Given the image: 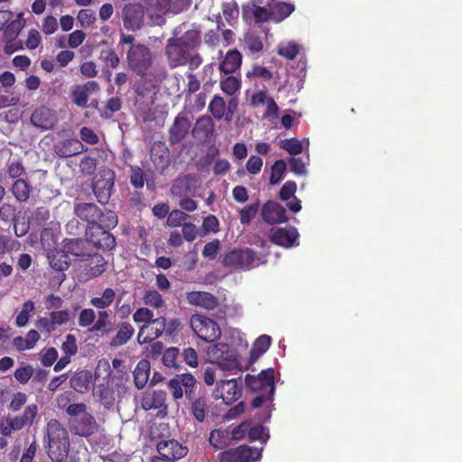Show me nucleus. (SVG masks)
<instances>
[{
    "mask_svg": "<svg viewBox=\"0 0 462 462\" xmlns=\"http://www.w3.org/2000/svg\"><path fill=\"white\" fill-rule=\"evenodd\" d=\"M245 45L252 53H258L263 48V43L261 37L254 32H249L245 35Z\"/></svg>",
    "mask_w": 462,
    "mask_h": 462,
    "instance_id": "8fccbe9b",
    "label": "nucleus"
},
{
    "mask_svg": "<svg viewBox=\"0 0 462 462\" xmlns=\"http://www.w3.org/2000/svg\"><path fill=\"white\" fill-rule=\"evenodd\" d=\"M280 146L291 155H298L301 153L303 150L301 142L297 138L282 140Z\"/></svg>",
    "mask_w": 462,
    "mask_h": 462,
    "instance_id": "603ef678",
    "label": "nucleus"
},
{
    "mask_svg": "<svg viewBox=\"0 0 462 462\" xmlns=\"http://www.w3.org/2000/svg\"><path fill=\"white\" fill-rule=\"evenodd\" d=\"M134 328L127 321L118 324L116 334L111 338L109 343L111 347H118L125 345L134 336Z\"/></svg>",
    "mask_w": 462,
    "mask_h": 462,
    "instance_id": "cd10ccee",
    "label": "nucleus"
},
{
    "mask_svg": "<svg viewBox=\"0 0 462 462\" xmlns=\"http://www.w3.org/2000/svg\"><path fill=\"white\" fill-rule=\"evenodd\" d=\"M222 13L225 19L230 23L231 20L238 16V7L235 1L224 2L222 5Z\"/></svg>",
    "mask_w": 462,
    "mask_h": 462,
    "instance_id": "338daca9",
    "label": "nucleus"
},
{
    "mask_svg": "<svg viewBox=\"0 0 462 462\" xmlns=\"http://www.w3.org/2000/svg\"><path fill=\"white\" fill-rule=\"evenodd\" d=\"M48 456L53 462H64L69 458L70 462L79 461L78 453L69 454V437L67 430L61 423L51 419L47 424Z\"/></svg>",
    "mask_w": 462,
    "mask_h": 462,
    "instance_id": "20e7f679",
    "label": "nucleus"
},
{
    "mask_svg": "<svg viewBox=\"0 0 462 462\" xmlns=\"http://www.w3.org/2000/svg\"><path fill=\"white\" fill-rule=\"evenodd\" d=\"M96 313L92 309H83L80 310L78 319V325L80 328H88L95 323Z\"/></svg>",
    "mask_w": 462,
    "mask_h": 462,
    "instance_id": "13d9d810",
    "label": "nucleus"
},
{
    "mask_svg": "<svg viewBox=\"0 0 462 462\" xmlns=\"http://www.w3.org/2000/svg\"><path fill=\"white\" fill-rule=\"evenodd\" d=\"M261 215L263 221L271 225L288 221L285 208L281 204L273 200L263 204Z\"/></svg>",
    "mask_w": 462,
    "mask_h": 462,
    "instance_id": "412c9836",
    "label": "nucleus"
},
{
    "mask_svg": "<svg viewBox=\"0 0 462 462\" xmlns=\"http://www.w3.org/2000/svg\"><path fill=\"white\" fill-rule=\"evenodd\" d=\"M165 330L166 318L163 316L153 318L149 323L140 327L137 341L140 345L151 343L162 337Z\"/></svg>",
    "mask_w": 462,
    "mask_h": 462,
    "instance_id": "f8f14e48",
    "label": "nucleus"
},
{
    "mask_svg": "<svg viewBox=\"0 0 462 462\" xmlns=\"http://www.w3.org/2000/svg\"><path fill=\"white\" fill-rule=\"evenodd\" d=\"M150 362L146 359L140 360L134 372V382L137 389H143L148 382L150 376Z\"/></svg>",
    "mask_w": 462,
    "mask_h": 462,
    "instance_id": "473e14b6",
    "label": "nucleus"
},
{
    "mask_svg": "<svg viewBox=\"0 0 462 462\" xmlns=\"http://www.w3.org/2000/svg\"><path fill=\"white\" fill-rule=\"evenodd\" d=\"M47 257L51 267L54 270L63 272L70 265V258L65 251L51 250Z\"/></svg>",
    "mask_w": 462,
    "mask_h": 462,
    "instance_id": "7c9ffc66",
    "label": "nucleus"
},
{
    "mask_svg": "<svg viewBox=\"0 0 462 462\" xmlns=\"http://www.w3.org/2000/svg\"><path fill=\"white\" fill-rule=\"evenodd\" d=\"M215 131V124L209 116L199 117L193 126L192 135L199 140L208 141Z\"/></svg>",
    "mask_w": 462,
    "mask_h": 462,
    "instance_id": "5701e85b",
    "label": "nucleus"
},
{
    "mask_svg": "<svg viewBox=\"0 0 462 462\" xmlns=\"http://www.w3.org/2000/svg\"><path fill=\"white\" fill-rule=\"evenodd\" d=\"M14 378L22 384H25L33 375V367L30 365L20 366L14 371Z\"/></svg>",
    "mask_w": 462,
    "mask_h": 462,
    "instance_id": "69168bd1",
    "label": "nucleus"
},
{
    "mask_svg": "<svg viewBox=\"0 0 462 462\" xmlns=\"http://www.w3.org/2000/svg\"><path fill=\"white\" fill-rule=\"evenodd\" d=\"M97 319L94 325L88 328L89 332L98 333L101 335H108L112 329L108 328L110 314L107 310H98L97 314Z\"/></svg>",
    "mask_w": 462,
    "mask_h": 462,
    "instance_id": "4c0bfd02",
    "label": "nucleus"
},
{
    "mask_svg": "<svg viewBox=\"0 0 462 462\" xmlns=\"http://www.w3.org/2000/svg\"><path fill=\"white\" fill-rule=\"evenodd\" d=\"M97 169V159L91 156H84L79 162V171L82 174L92 175Z\"/></svg>",
    "mask_w": 462,
    "mask_h": 462,
    "instance_id": "e2e57ef3",
    "label": "nucleus"
},
{
    "mask_svg": "<svg viewBox=\"0 0 462 462\" xmlns=\"http://www.w3.org/2000/svg\"><path fill=\"white\" fill-rule=\"evenodd\" d=\"M61 350L67 356H75L78 352V345L76 337L72 334L66 336L65 341L61 345Z\"/></svg>",
    "mask_w": 462,
    "mask_h": 462,
    "instance_id": "774afa93",
    "label": "nucleus"
},
{
    "mask_svg": "<svg viewBox=\"0 0 462 462\" xmlns=\"http://www.w3.org/2000/svg\"><path fill=\"white\" fill-rule=\"evenodd\" d=\"M272 338L268 335H262L256 338L250 351V359L256 360L263 356L270 347Z\"/></svg>",
    "mask_w": 462,
    "mask_h": 462,
    "instance_id": "58836bf2",
    "label": "nucleus"
},
{
    "mask_svg": "<svg viewBox=\"0 0 462 462\" xmlns=\"http://www.w3.org/2000/svg\"><path fill=\"white\" fill-rule=\"evenodd\" d=\"M115 183V173L111 170H105L101 172L92 184V190L97 201L106 205L111 197L112 189Z\"/></svg>",
    "mask_w": 462,
    "mask_h": 462,
    "instance_id": "ddd939ff",
    "label": "nucleus"
},
{
    "mask_svg": "<svg viewBox=\"0 0 462 462\" xmlns=\"http://www.w3.org/2000/svg\"><path fill=\"white\" fill-rule=\"evenodd\" d=\"M107 266V262L105 260V258L97 254H95L91 256V258L88 260V263L86 264V275L89 279H93L96 277L100 276L103 273L106 272Z\"/></svg>",
    "mask_w": 462,
    "mask_h": 462,
    "instance_id": "c756f323",
    "label": "nucleus"
},
{
    "mask_svg": "<svg viewBox=\"0 0 462 462\" xmlns=\"http://www.w3.org/2000/svg\"><path fill=\"white\" fill-rule=\"evenodd\" d=\"M265 5L271 10L272 20L275 23L283 21L295 11V5L292 3L274 0Z\"/></svg>",
    "mask_w": 462,
    "mask_h": 462,
    "instance_id": "b1692460",
    "label": "nucleus"
},
{
    "mask_svg": "<svg viewBox=\"0 0 462 462\" xmlns=\"http://www.w3.org/2000/svg\"><path fill=\"white\" fill-rule=\"evenodd\" d=\"M166 402V393L164 391H153L151 393H146L141 402L143 409L145 411L155 410L161 408H167L165 404Z\"/></svg>",
    "mask_w": 462,
    "mask_h": 462,
    "instance_id": "c85d7f7f",
    "label": "nucleus"
},
{
    "mask_svg": "<svg viewBox=\"0 0 462 462\" xmlns=\"http://www.w3.org/2000/svg\"><path fill=\"white\" fill-rule=\"evenodd\" d=\"M189 324L194 333L205 342L212 343L221 337V328L217 322L206 316L194 314Z\"/></svg>",
    "mask_w": 462,
    "mask_h": 462,
    "instance_id": "423d86ee",
    "label": "nucleus"
},
{
    "mask_svg": "<svg viewBox=\"0 0 462 462\" xmlns=\"http://www.w3.org/2000/svg\"><path fill=\"white\" fill-rule=\"evenodd\" d=\"M241 88V81L235 76H226L220 79L221 90L228 96L235 95Z\"/></svg>",
    "mask_w": 462,
    "mask_h": 462,
    "instance_id": "79ce46f5",
    "label": "nucleus"
},
{
    "mask_svg": "<svg viewBox=\"0 0 462 462\" xmlns=\"http://www.w3.org/2000/svg\"><path fill=\"white\" fill-rule=\"evenodd\" d=\"M229 346L225 343H217L213 346L209 355L217 361L227 360L229 357Z\"/></svg>",
    "mask_w": 462,
    "mask_h": 462,
    "instance_id": "bf43d9fd",
    "label": "nucleus"
},
{
    "mask_svg": "<svg viewBox=\"0 0 462 462\" xmlns=\"http://www.w3.org/2000/svg\"><path fill=\"white\" fill-rule=\"evenodd\" d=\"M25 169L20 160H8L6 163L5 172L12 180L22 179L21 176L24 173Z\"/></svg>",
    "mask_w": 462,
    "mask_h": 462,
    "instance_id": "a18cd8bd",
    "label": "nucleus"
},
{
    "mask_svg": "<svg viewBox=\"0 0 462 462\" xmlns=\"http://www.w3.org/2000/svg\"><path fill=\"white\" fill-rule=\"evenodd\" d=\"M23 13L18 14L16 19H12L5 24L6 26L4 28L3 32L4 39L14 40L18 37L25 25V20L23 18Z\"/></svg>",
    "mask_w": 462,
    "mask_h": 462,
    "instance_id": "c9c22d12",
    "label": "nucleus"
},
{
    "mask_svg": "<svg viewBox=\"0 0 462 462\" xmlns=\"http://www.w3.org/2000/svg\"><path fill=\"white\" fill-rule=\"evenodd\" d=\"M116 297V294L115 290L107 287L103 291L101 296L91 298L89 303L98 310H106V309L109 308L113 304Z\"/></svg>",
    "mask_w": 462,
    "mask_h": 462,
    "instance_id": "f704fd0d",
    "label": "nucleus"
},
{
    "mask_svg": "<svg viewBox=\"0 0 462 462\" xmlns=\"http://www.w3.org/2000/svg\"><path fill=\"white\" fill-rule=\"evenodd\" d=\"M186 399L189 401L191 416L199 423H203L209 413V399L205 394L192 395L190 392Z\"/></svg>",
    "mask_w": 462,
    "mask_h": 462,
    "instance_id": "a211bd4d",
    "label": "nucleus"
},
{
    "mask_svg": "<svg viewBox=\"0 0 462 462\" xmlns=\"http://www.w3.org/2000/svg\"><path fill=\"white\" fill-rule=\"evenodd\" d=\"M259 202H255L242 208L240 210V223L242 225L249 224L251 220L255 217L259 210Z\"/></svg>",
    "mask_w": 462,
    "mask_h": 462,
    "instance_id": "6e6d98bb",
    "label": "nucleus"
},
{
    "mask_svg": "<svg viewBox=\"0 0 462 462\" xmlns=\"http://www.w3.org/2000/svg\"><path fill=\"white\" fill-rule=\"evenodd\" d=\"M245 383L252 392L273 395L275 391L274 370L268 368L261 371L258 375L246 374Z\"/></svg>",
    "mask_w": 462,
    "mask_h": 462,
    "instance_id": "9d476101",
    "label": "nucleus"
},
{
    "mask_svg": "<svg viewBox=\"0 0 462 462\" xmlns=\"http://www.w3.org/2000/svg\"><path fill=\"white\" fill-rule=\"evenodd\" d=\"M189 217L186 213L181 210L174 209L169 212L167 224L170 226L177 227L184 224L185 220Z\"/></svg>",
    "mask_w": 462,
    "mask_h": 462,
    "instance_id": "680f3d73",
    "label": "nucleus"
},
{
    "mask_svg": "<svg viewBox=\"0 0 462 462\" xmlns=\"http://www.w3.org/2000/svg\"><path fill=\"white\" fill-rule=\"evenodd\" d=\"M141 300L147 308L150 307L157 310L166 308V302L162 295L155 289L143 291Z\"/></svg>",
    "mask_w": 462,
    "mask_h": 462,
    "instance_id": "72a5a7b5",
    "label": "nucleus"
},
{
    "mask_svg": "<svg viewBox=\"0 0 462 462\" xmlns=\"http://www.w3.org/2000/svg\"><path fill=\"white\" fill-rule=\"evenodd\" d=\"M285 171L286 162L282 159L275 161L271 168L269 183L271 185L278 184L283 179Z\"/></svg>",
    "mask_w": 462,
    "mask_h": 462,
    "instance_id": "c03bdc74",
    "label": "nucleus"
},
{
    "mask_svg": "<svg viewBox=\"0 0 462 462\" xmlns=\"http://www.w3.org/2000/svg\"><path fill=\"white\" fill-rule=\"evenodd\" d=\"M111 228L105 226V224L87 226L86 239L95 247L102 250H111L116 246V238L109 232Z\"/></svg>",
    "mask_w": 462,
    "mask_h": 462,
    "instance_id": "6e6552de",
    "label": "nucleus"
},
{
    "mask_svg": "<svg viewBox=\"0 0 462 462\" xmlns=\"http://www.w3.org/2000/svg\"><path fill=\"white\" fill-rule=\"evenodd\" d=\"M189 304L199 306L208 310H215L218 305L216 296L207 291H191L187 294Z\"/></svg>",
    "mask_w": 462,
    "mask_h": 462,
    "instance_id": "4be33fe9",
    "label": "nucleus"
},
{
    "mask_svg": "<svg viewBox=\"0 0 462 462\" xmlns=\"http://www.w3.org/2000/svg\"><path fill=\"white\" fill-rule=\"evenodd\" d=\"M10 191L17 202L25 203L30 199L32 187L26 180L17 179L12 184Z\"/></svg>",
    "mask_w": 462,
    "mask_h": 462,
    "instance_id": "2f4dec72",
    "label": "nucleus"
},
{
    "mask_svg": "<svg viewBox=\"0 0 462 462\" xmlns=\"http://www.w3.org/2000/svg\"><path fill=\"white\" fill-rule=\"evenodd\" d=\"M242 64V54L236 49L228 51L219 63V70L225 74L236 72Z\"/></svg>",
    "mask_w": 462,
    "mask_h": 462,
    "instance_id": "a878e982",
    "label": "nucleus"
},
{
    "mask_svg": "<svg viewBox=\"0 0 462 462\" xmlns=\"http://www.w3.org/2000/svg\"><path fill=\"white\" fill-rule=\"evenodd\" d=\"M34 310V302L27 300L23 304L22 310L16 317L15 325L19 328L24 327L30 319V313Z\"/></svg>",
    "mask_w": 462,
    "mask_h": 462,
    "instance_id": "de8ad7c7",
    "label": "nucleus"
},
{
    "mask_svg": "<svg viewBox=\"0 0 462 462\" xmlns=\"http://www.w3.org/2000/svg\"><path fill=\"white\" fill-rule=\"evenodd\" d=\"M257 1L253 0L252 14L256 23H263L272 20L271 10L269 7L257 5Z\"/></svg>",
    "mask_w": 462,
    "mask_h": 462,
    "instance_id": "49530a36",
    "label": "nucleus"
},
{
    "mask_svg": "<svg viewBox=\"0 0 462 462\" xmlns=\"http://www.w3.org/2000/svg\"><path fill=\"white\" fill-rule=\"evenodd\" d=\"M50 217V210L47 207H38L31 217V222L38 226H44L47 224Z\"/></svg>",
    "mask_w": 462,
    "mask_h": 462,
    "instance_id": "864d4df0",
    "label": "nucleus"
},
{
    "mask_svg": "<svg viewBox=\"0 0 462 462\" xmlns=\"http://www.w3.org/2000/svg\"><path fill=\"white\" fill-rule=\"evenodd\" d=\"M126 61L128 68L138 76L166 77L167 75L165 66L157 61L155 53L143 43L130 46L126 53Z\"/></svg>",
    "mask_w": 462,
    "mask_h": 462,
    "instance_id": "f03ea898",
    "label": "nucleus"
},
{
    "mask_svg": "<svg viewBox=\"0 0 462 462\" xmlns=\"http://www.w3.org/2000/svg\"><path fill=\"white\" fill-rule=\"evenodd\" d=\"M122 108V100L120 97H110L106 103V106L103 109V111L101 112V116L104 117V118H111L112 116L120 111Z\"/></svg>",
    "mask_w": 462,
    "mask_h": 462,
    "instance_id": "09e8293b",
    "label": "nucleus"
},
{
    "mask_svg": "<svg viewBox=\"0 0 462 462\" xmlns=\"http://www.w3.org/2000/svg\"><path fill=\"white\" fill-rule=\"evenodd\" d=\"M180 350L178 347H169L162 354V364L167 367H172L175 370L180 368V363L179 362Z\"/></svg>",
    "mask_w": 462,
    "mask_h": 462,
    "instance_id": "37998d69",
    "label": "nucleus"
},
{
    "mask_svg": "<svg viewBox=\"0 0 462 462\" xmlns=\"http://www.w3.org/2000/svg\"><path fill=\"white\" fill-rule=\"evenodd\" d=\"M265 428L263 425H254L249 426L247 430L248 439L250 441L260 440L262 442H266L269 438L268 433L265 434Z\"/></svg>",
    "mask_w": 462,
    "mask_h": 462,
    "instance_id": "4d7b16f0",
    "label": "nucleus"
},
{
    "mask_svg": "<svg viewBox=\"0 0 462 462\" xmlns=\"http://www.w3.org/2000/svg\"><path fill=\"white\" fill-rule=\"evenodd\" d=\"M154 318L153 311L147 307H140L133 314V320L135 323L146 325Z\"/></svg>",
    "mask_w": 462,
    "mask_h": 462,
    "instance_id": "5fc2aeb1",
    "label": "nucleus"
},
{
    "mask_svg": "<svg viewBox=\"0 0 462 462\" xmlns=\"http://www.w3.org/2000/svg\"><path fill=\"white\" fill-rule=\"evenodd\" d=\"M84 242L82 239H69L66 242L64 248L67 254H71L75 256L84 255Z\"/></svg>",
    "mask_w": 462,
    "mask_h": 462,
    "instance_id": "052dcab7",
    "label": "nucleus"
},
{
    "mask_svg": "<svg viewBox=\"0 0 462 462\" xmlns=\"http://www.w3.org/2000/svg\"><path fill=\"white\" fill-rule=\"evenodd\" d=\"M208 110L215 119H226V103L221 96L215 95L209 102Z\"/></svg>",
    "mask_w": 462,
    "mask_h": 462,
    "instance_id": "a19ab883",
    "label": "nucleus"
},
{
    "mask_svg": "<svg viewBox=\"0 0 462 462\" xmlns=\"http://www.w3.org/2000/svg\"><path fill=\"white\" fill-rule=\"evenodd\" d=\"M201 44V32L192 29L180 37L168 39L164 51L171 69L185 65L190 70L197 69L203 62L201 55L195 51Z\"/></svg>",
    "mask_w": 462,
    "mask_h": 462,
    "instance_id": "f257e3e1",
    "label": "nucleus"
},
{
    "mask_svg": "<svg viewBox=\"0 0 462 462\" xmlns=\"http://www.w3.org/2000/svg\"><path fill=\"white\" fill-rule=\"evenodd\" d=\"M196 189V180L190 175H184L177 178L171 188V192L173 197L182 198L191 193Z\"/></svg>",
    "mask_w": 462,
    "mask_h": 462,
    "instance_id": "393cba45",
    "label": "nucleus"
},
{
    "mask_svg": "<svg viewBox=\"0 0 462 462\" xmlns=\"http://www.w3.org/2000/svg\"><path fill=\"white\" fill-rule=\"evenodd\" d=\"M90 377L88 371L78 372L70 378V387L76 392L83 393L88 390Z\"/></svg>",
    "mask_w": 462,
    "mask_h": 462,
    "instance_id": "ea45409f",
    "label": "nucleus"
},
{
    "mask_svg": "<svg viewBox=\"0 0 462 462\" xmlns=\"http://www.w3.org/2000/svg\"><path fill=\"white\" fill-rule=\"evenodd\" d=\"M156 449L161 456L172 461L179 460L188 454V448L173 439L159 441Z\"/></svg>",
    "mask_w": 462,
    "mask_h": 462,
    "instance_id": "aec40b11",
    "label": "nucleus"
},
{
    "mask_svg": "<svg viewBox=\"0 0 462 462\" xmlns=\"http://www.w3.org/2000/svg\"><path fill=\"white\" fill-rule=\"evenodd\" d=\"M145 11L140 3H128L122 10V21L127 31L135 32L144 24Z\"/></svg>",
    "mask_w": 462,
    "mask_h": 462,
    "instance_id": "9b49d317",
    "label": "nucleus"
},
{
    "mask_svg": "<svg viewBox=\"0 0 462 462\" xmlns=\"http://www.w3.org/2000/svg\"><path fill=\"white\" fill-rule=\"evenodd\" d=\"M262 448L241 445L218 454L219 462H254L261 458Z\"/></svg>",
    "mask_w": 462,
    "mask_h": 462,
    "instance_id": "1a4fd4ad",
    "label": "nucleus"
},
{
    "mask_svg": "<svg viewBox=\"0 0 462 462\" xmlns=\"http://www.w3.org/2000/svg\"><path fill=\"white\" fill-rule=\"evenodd\" d=\"M255 260L256 254L252 249H234L226 254L222 264L233 270H249L255 266Z\"/></svg>",
    "mask_w": 462,
    "mask_h": 462,
    "instance_id": "0eeeda50",
    "label": "nucleus"
},
{
    "mask_svg": "<svg viewBox=\"0 0 462 462\" xmlns=\"http://www.w3.org/2000/svg\"><path fill=\"white\" fill-rule=\"evenodd\" d=\"M208 442L216 450L224 449L230 445L228 432L215 429L210 432Z\"/></svg>",
    "mask_w": 462,
    "mask_h": 462,
    "instance_id": "e433bc0d",
    "label": "nucleus"
},
{
    "mask_svg": "<svg viewBox=\"0 0 462 462\" xmlns=\"http://www.w3.org/2000/svg\"><path fill=\"white\" fill-rule=\"evenodd\" d=\"M30 121L33 126L39 129L50 130L56 125V113L52 109L42 106L33 110Z\"/></svg>",
    "mask_w": 462,
    "mask_h": 462,
    "instance_id": "6ab92c4d",
    "label": "nucleus"
},
{
    "mask_svg": "<svg viewBox=\"0 0 462 462\" xmlns=\"http://www.w3.org/2000/svg\"><path fill=\"white\" fill-rule=\"evenodd\" d=\"M191 121L189 113H179L169 129V143L171 145L180 143L189 134Z\"/></svg>",
    "mask_w": 462,
    "mask_h": 462,
    "instance_id": "2eb2a0df",
    "label": "nucleus"
},
{
    "mask_svg": "<svg viewBox=\"0 0 462 462\" xmlns=\"http://www.w3.org/2000/svg\"><path fill=\"white\" fill-rule=\"evenodd\" d=\"M55 154L60 158H69L88 151V147L80 140L68 138L59 140L53 145Z\"/></svg>",
    "mask_w": 462,
    "mask_h": 462,
    "instance_id": "f3484780",
    "label": "nucleus"
},
{
    "mask_svg": "<svg viewBox=\"0 0 462 462\" xmlns=\"http://www.w3.org/2000/svg\"><path fill=\"white\" fill-rule=\"evenodd\" d=\"M217 392L226 404L232 403L241 396L236 379L222 381L217 386Z\"/></svg>",
    "mask_w": 462,
    "mask_h": 462,
    "instance_id": "bb28decb",
    "label": "nucleus"
},
{
    "mask_svg": "<svg viewBox=\"0 0 462 462\" xmlns=\"http://www.w3.org/2000/svg\"><path fill=\"white\" fill-rule=\"evenodd\" d=\"M299 233L293 226L288 228L273 227L270 230V241L279 246L290 248L298 245Z\"/></svg>",
    "mask_w": 462,
    "mask_h": 462,
    "instance_id": "dca6fc26",
    "label": "nucleus"
},
{
    "mask_svg": "<svg viewBox=\"0 0 462 462\" xmlns=\"http://www.w3.org/2000/svg\"><path fill=\"white\" fill-rule=\"evenodd\" d=\"M89 95L81 88L80 85L75 86L71 91V98L75 105L79 107H88Z\"/></svg>",
    "mask_w": 462,
    "mask_h": 462,
    "instance_id": "3c124183",
    "label": "nucleus"
},
{
    "mask_svg": "<svg viewBox=\"0 0 462 462\" xmlns=\"http://www.w3.org/2000/svg\"><path fill=\"white\" fill-rule=\"evenodd\" d=\"M164 78L152 75L140 76V79L133 86L134 91V105L144 122H151L155 119L152 107L155 102L158 84Z\"/></svg>",
    "mask_w": 462,
    "mask_h": 462,
    "instance_id": "7ed1b4c3",
    "label": "nucleus"
},
{
    "mask_svg": "<svg viewBox=\"0 0 462 462\" xmlns=\"http://www.w3.org/2000/svg\"><path fill=\"white\" fill-rule=\"evenodd\" d=\"M69 430L72 434L88 438L98 430V424L95 417L90 414H83L79 417L71 418L69 420Z\"/></svg>",
    "mask_w": 462,
    "mask_h": 462,
    "instance_id": "4468645a",
    "label": "nucleus"
},
{
    "mask_svg": "<svg viewBox=\"0 0 462 462\" xmlns=\"http://www.w3.org/2000/svg\"><path fill=\"white\" fill-rule=\"evenodd\" d=\"M130 182L135 189H141L144 185V174L139 166H131Z\"/></svg>",
    "mask_w": 462,
    "mask_h": 462,
    "instance_id": "0e129e2a",
    "label": "nucleus"
},
{
    "mask_svg": "<svg viewBox=\"0 0 462 462\" xmlns=\"http://www.w3.org/2000/svg\"><path fill=\"white\" fill-rule=\"evenodd\" d=\"M73 212L78 218L83 222H86L88 226H92L102 222L105 224V226L115 228L118 223V217L115 211H103L95 203H75Z\"/></svg>",
    "mask_w": 462,
    "mask_h": 462,
    "instance_id": "39448f33",
    "label": "nucleus"
}]
</instances>
